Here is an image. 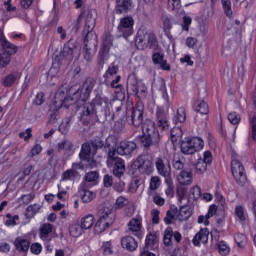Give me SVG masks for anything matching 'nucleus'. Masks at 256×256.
Instances as JSON below:
<instances>
[{
  "instance_id": "f257e3e1",
  "label": "nucleus",
  "mask_w": 256,
  "mask_h": 256,
  "mask_svg": "<svg viewBox=\"0 0 256 256\" xmlns=\"http://www.w3.org/2000/svg\"><path fill=\"white\" fill-rule=\"evenodd\" d=\"M94 87L95 79L87 78L83 83L82 87L73 94L72 98L67 97L63 100L62 107H66V109H69V107L76 105V103H79V101L85 103V101H87V99L91 97V93L93 92Z\"/></svg>"
},
{
  "instance_id": "f03ea898",
  "label": "nucleus",
  "mask_w": 256,
  "mask_h": 256,
  "mask_svg": "<svg viewBox=\"0 0 256 256\" xmlns=\"http://www.w3.org/2000/svg\"><path fill=\"white\" fill-rule=\"evenodd\" d=\"M135 45L140 51H144L147 48L152 51H159V41H157V36L153 32L138 30Z\"/></svg>"
},
{
  "instance_id": "7ed1b4c3",
  "label": "nucleus",
  "mask_w": 256,
  "mask_h": 256,
  "mask_svg": "<svg viewBox=\"0 0 256 256\" xmlns=\"http://www.w3.org/2000/svg\"><path fill=\"white\" fill-rule=\"evenodd\" d=\"M117 218V214L113 210V208L104 207L100 214L98 221L94 226V232L96 235L103 233L106 229H109L111 225L115 223V219Z\"/></svg>"
},
{
  "instance_id": "20e7f679",
  "label": "nucleus",
  "mask_w": 256,
  "mask_h": 256,
  "mask_svg": "<svg viewBox=\"0 0 256 256\" xmlns=\"http://www.w3.org/2000/svg\"><path fill=\"white\" fill-rule=\"evenodd\" d=\"M78 121L82 123L85 127L89 125H95L99 121V116H97V109L93 104H85L84 106H79L77 109Z\"/></svg>"
},
{
  "instance_id": "39448f33",
  "label": "nucleus",
  "mask_w": 256,
  "mask_h": 256,
  "mask_svg": "<svg viewBox=\"0 0 256 256\" xmlns=\"http://www.w3.org/2000/svg\"><path fill=\"white\" fill-rule=\"evenodd\" d=\"M205 147V142L199 137L186 138L180 144V151L183 155H194Z\"/></svg>"
},
{
  "instance_id": "423d86ee",
  "label": "nucleus",
  "mask_w": 256,
  "mask_h": 256,
  "mask_svg": "<svg viewBox=\"0 0 256 256\" xmlns=\"http://www.w3.org/2000/svg\"><path fill=\"white\" fill-rule=\"evenodd\" d=\"M134 167L136 173H139V175H152L153 171H155L151 156L148 154L138 156L134 161Z\"/></svg>"
},
{
  "instance_id": "0eeeda50",
  "label": "nucleus",
  "mask_w": 256,
  "mask_h": 256,
  "mask_svg": "<svg viewBox=\"0 0 256 256\" xmlns=\"http://www.w3.org/2000/svg\"><path fill=\"white\" fill-rule=\"evenodd\" d=\"M111 47H113V36L111 34H106L103 37L102 46L98 52L97 63L100 67H103L109 60V51H111Z\"/></svg>"
},
{
  "instance_id": "6e6552de",
  "label": "nucleus",
  "mask_w": 256,
  "mask_h": 256,
  "mask_svg": "<svg viewBox=\"0 0 256 256\" xmlns=\"http://www.w3.org/2000/svg\"><path fill=\"white\" fill-rule=\"evenodd\" d=\"M134 26L135 20L133 19V16H125L121 18L117 26V33L119 37H123L124 39L131 37L134 33Z\"/></svg>"
},
{
  "instance_id": "1a4fd4ad",
  "label": "nucleus",
  "mask_w": 256,
  "mask_h": 256,
  "mask_svg": "<svg viewBox=\"0 0 256 256\" xmlns=\"http://www.w3.org/2000/svg\"><path fill=\"white\" fill-rule=\"evenodd\" d=\"M232 175L238 185L243 187L244 183H247V173L245 172V166L241 161L233 159L231 162Z\"/></svg>"
},
{
  "instance_id": "9d476101",
  "label": "nucleus",
  "mask_w": 256,
  "mask_h": 256,
  "mask_svg": "<svg viewBox=\"0 0 256 256\" xmlns=\"http://www.w3.org/2000/svg\"><path fill=\"white\" fill-rule=\"evenodd\" d=\"M127 92L130 95H137L140 99L147 97V86L143 82H138L137 79L133 78L127 82Z\"/></svg>"
},
{
  "instance_id": "9b49d317",
  "label": "nucleus",
  "mask_w": 256,
  "mask_h": 256,
  "mask_svg": "<svg viewBox=\"0 0 256 256\" xmlns=\"http://www.w3.org/2000/svg\"><path fill=\"white\" fill-rule=\"evenodd\" d=\"M38 235L44 245H46V249H49V243L55 239V228L53 227V224H42L38 230Z\"/></svg>"
},
{
  "instance_id": "f8f14e48",
  "label": "nucleus",
  "mask_w": 256,
  "mask_h": 256,
  "mask_svg": "<svg viewBox=\"0 0 256 256\" xmlns=\"http://www.w3.org/2000/svg\"><path fill=\"white\" fill-rule=\"evenodd\" d=\"M155 122L160 131H169V111L163 106L156 107Z\"/></svg>"
},
{
  "instance_id": "ddd939ff",
  "label": "nucleus",
  "mask_w": 256,
  "mask_h": 256,
  "mask_svg": "<svg viewBox=\"0 0 256 256\" xmlns=\"http://www.w3.org/2000/svg\"><path fill=\"white\" fill-rule=\"evenodd\" d=\"M155 167L158 175H161V177H164L165 179H169V177H171V163L167 157H157L155 159Z\"/></svg>"
},
{
  "instance_id": "4468645a",
  "label": "nucleus",
  "mask_w": 256,
  "mask_h": 256,
  "mask_svg": "<svg viewBox=\"0 0 256 256\" xmlns=\"http://www.w3.org/2000/svg\"><path fill=\"white\" fill-rule=\"evenodd\" d=\"M145 113V106L143 102H138L131 109L130 119L134 127H141L143 125V114Z\"/></svg>"
},
{
  "instance_id": "2eb2a0df",
  "label": "nucleus",
  "mask_w": 256,
  "mask_h": 256,
  "mask_svg": "<svg viewBox=\"0 0 256 256\" xmlns=\"http://www.w3.org/2000/svg\"><path fill=\"white\" fill-rule=\"evenodd\" d=\"M173 239L176 243H180L183 236L181 233H179V231H173V228L168 226L163 232V243L165 247H172Z\"/></svg>"
},
{
  "instance_id": "dca6fc26",
  "label": "nucleus",
  "mask_w": 256,
  "mask_h": 256,
  "mask_svg": "<svg viewBox=\"0 0 256 256\" xmlns=\"http://www.w3.org/2000/svg\"><path fill=\"white\" fill-rule=\"evenodd\" d=\"M63 57H66L68 61H73L79 56V47H77V41L70 39L63 47L62 51Z\"/></svg>"
},
{
  "instance_id": "f3484780",
  "label": "nucleus",
  "mask_w": 256,
  "mask_h": 256,
  "mask_svg": "<svg viewBox=\"0 0 256 256\" xmlns=\"http://www.w3.org/2000/svg\"><path fill=\"white\" fill-rule=\"evenodd\" d=\"M136 149L137 144L135 142L123 140L117 146V153L121 156L131 157Z\"/></svg>"
},
{
  "instance_id": "a211bd4d",
  "label": "nucleus",
  "mask_w": 256,
  "mask_h": 256,
  "mask_svg": "<svg viewBox=\"0 0 256 256\" xmlns=\"http://www.w3.org/2000/svg\"><path fill=\"white\" fill-rule=\"evenodd\" d=\"M142 223H143V218H141L140 215L132 218L128 222V231H130V233H132L134 237H138V239L143 238V233L141 232V229L143 227Z\"/></svg>"
},
{
  "instance_id": "6ab92c4d",
  "label": "nucleus",
  "mask_w": 256,
  "mask_h": 256,
  "mask_svg": "<svg viewBox=\"0 0 256 256\" xmlns=\"http://www.w3.org/2000/svg\"><path fill=\"white\" fill-rule=\"evenodd\" d=\"M78 197H80L82 203H91L97 194L87 188V182H82L78 187Z\"/></svg>"
},
{
  "instance_id": "aec40b11",
  "label": "nucleus",
  "mask_w": 256,
  "mask_h": 256,
  "mask_svg": "<svg viewBox=\"0 0 256 256\" xmlns=\"http://www.w3.org/2000/svg\"><path fill=\"white\" fill-rule=\"evenodd\" d=\"M105 147V143L101 139H95L91 141L90 143H84L82 144L81 149L84 151V153H92V155H97V151L99 149H103Z\"/></svg>"
},
{
  "instance_id": "412c9836",
  "label": "nucleus",
  "mask_w": 256,
  "mask_h": 256,
  "mask_svg": "<svg viewBox=\"0 0 256 256\" xmlns=\"http://www.w3.org/2000/svg\"><path fill=\"white\" fill-rule=\"evenodd\" d=\"M108 167H112V173L117 179H123V177H125V171H127L125 160L117 159L116 162H113L111 166Z\"/></svg>"
},
{
  "instance_id": "4be33fe9",
  "label": "nucleus",
  "mask_w": 256,
  "mask_h": 256,
  "mask_svg": "<svg viewBox=\"0 0 256 256\" xmlns=\"http://www.w3.org/2000/svg\"><path fill=\"white\" fill-rule=\"evenodd\" d=\"M142 131L144 135H152L154 140L161 138L159 134V130H157V126H155V122L151 119H146L145 122L142 124Z\"/></svg>"
},
{
  "instance_id": "5701e85b",
  "label": "nucleus",
  "mask_w": 256,
  "mask_h": 256,
  "mask_svg": "<svg viewBox=\"0 0 256 256\" xmlns=\"http://www.w3.org/2000/svg\"><path fill=\"white\" fill-rule=\"evenodd\" d=\"M79 157L80 161L86 163V167H88L89 169H96V167L99 166V162L95 160V155H93L92 152L85 153V151L81 149Z\"/></svg>"
},
{
  "instance_id": "b1692460",
  "label": "nucleus",
  "mask_w": 256,
  "mask_h": 256,
  "mask_svg": "<svg viewBox=\"0 0 256 256\" xmlns=\"http://www.w3.org/2000/svg\"><path fill=\"white\" fill-rule=\"evenodd\" d=\"M0 43L3 48V50L1 51H5L6 53H9V55H15V53H17V46H15V44L7 40L3 32V27L0 28Z\"/></svg>"
},
{
  "instance_id": "393cba45",
  "label": "nucleus",
  "mask_w": 256,
  "mask_h": 256,
  "mask_svg": "<svg viewBox=\"0 0 256 256\" xmlns=\"http://www.w3.org/2000/svg\"><path fill=\"white\" fill-rule=\"evenodd\" d=\"M153 65H159L162 71H171V65L165 60V55L160 52H155L152 54Z\"/></svg>"
},
{
  "instance_id": "a878e982",
  "label": "nucleus",
  "mask_w": 256,
  "mask_h": 256,
  "mask_svg": "<svg viewBox=\"0 0 256 256\" xmlns=\"http://www.w3.org/2000/svg\"><path fill=\"white\" fill-rule=\"evenodd\" d=\"M13 245L18 253H28L31 247V241L23 237L15 238Z\"/></svg>"
},
{
  "instance_id": "bb28decb",
  "label": "nucleus",
  "mask_w": 256,
  "mask_h": 256,
  "mask_svg": "<svg viewBox=\"0 0 256 256\" xmlns=\"http://www.w3.org/2000/svg\"><path fill=\"white\" fill-rule=\"evenodd\" d=\"M121 245L123 249H126V251H129L130 253H133V251H137V248L139 247V243L133 236H124L121 239Z\"/></svg>"
},
{
  "instance_id": "cd10ccee",
  "label": "nucleus",
  "mask_w": 256,
  "mask_h": 256,
  "mask_svg": "<svg viewBox=\"0 0 256 256\" xmlns=\"http://www.w3.org/2000/svg\"><path fill=\"white\" fill-rule=\"evenodd\" d=\"M133 9V0H116L115 12L117 15L129 13Z\"/></svg>"
},
{
  "instance_id": "c85d7f7f",
  "label": "nucleus",
  "mask_w": 256,
  "mask_h": 256,
  "mask_svg": "<svg viewBox=\"0 0 256 256\" xmlns=\"http://www.w3.org/2000/svg\"><path fill=\"white\" fill-rule=\"evenodd\" d=\"M19 79H21V74L18 71H12L10 74L3 77L1 83L3 87H13Z\"/></svg>"
},
{
  "instance_id": "c756f323",
  "label": "nucleus",
  "mask_w": 256,
  "mask_h": 256,
  "mask_svg": "<svg viewBox=\"0 0 256 256\" xmlns=\"http://www.w3.org/2000/svg\"><path fill=\"white\" fill-rule=\"evenodd\" d=\"M209 241V231L200 230L193 238L192 243L195 247H199L201 243H207Z\"/></svg>"
},
{
  "instance_id": "7c9ffc66",
  "label": "nucleus",
  "mask_w": 256,
  "mask_h": 256,
  "mask_svg": "<svg viewBox=\"0 0 256 256\" xmlns=\"http://www.w3.org/2000/svg\"><path fill=\"white\" fill-rule=\"evenodd\" d=\"M95 10H88L80 14L79 21L85 20V23H90L91 27H95V21H97V17L95 16Z\"/></svg>"
},
{
  "instance_id": "2f4dec72",
  "label": "nucleus",
  "mask_w": 256,
  "mask_h": 256,
  "mask_svg": "<svg viewBox=\"0 0 256 256\" xmlns=\"http://www.w3.org/2000/svg\"><path fill=\"white\" fill-rule=\"evenodd\" d=\"M97 45V34L95 32H88L84 38V47L97 49Z\"/></svg>"
},
{
  "instance_id": "473e14b6",
  "label": "nucleus",
  "mask_w": 256,
  "mask_h": 256,
  "mask_svg": "<svg viewBox=\"0 0 256 256\" xmlns=\"http://www.w3.org/2000/svg\"><path fill=\"white\" fill-rule=\"evenodd\" d=\"M159 141H161V138L157 137V139H155V136L147 134H143V136L140 138V143H142L144 149H149L151 145L159 144Z\"/></svg>"
},
{
  "instance_id": "72a5a7b5",
  "label": "nucleus",
  "mask_w": 256,
  "mask_h": 256,
  "mask_svg": "<svg viewBox=\"0 0 256 256\" xmlns=\"http://www.w3.org/2000/svg\"><path fill=\"white\" fill-rule=\"evenodd\" d=\"M180 185H191L193 183V173L191 171L182 170L178 175Z\"/></svg>"
},
{
  "instance_id": "f704fd0d",
  "label": "nucleus",
  "mask_w": 256,
  "mask_h": 256,
  "mask_svg": "<svg viewBox=\"0 0 256 256\" xmlns=\"http://www.w3.org/2000/svg\"><path fill=\"white\" fill-rule=\"evenodd\" d=\"M71 123H73V116H68L64 118L61 124L59 125V132L62 135H67V133H69V129H71Z\"/></svg>"
},
{
  "instance_id": "c9c22d12",
  "label": "nucleus",
  "mask_w": 256,
  "mask_h": 256,
  "mask_svg": "<svg viewBox=\"0 0 256 256\" xmlns=\"http://www.w3.org/2000/svg\"><path fill=\"white\" fill-rule=\"evenodd\" d=\"M157 245V237L153 234H148L145 240L144 251H149V249L153 250L157 248Z\"/></svg>"
},
{
  "instance_id": "e433bc0d",
  "label": "nucleus",
  "mask_w": 256,
  "mask_h": 256,
  "mask_svg": "<svg viewBox=\"0 0 256 256\" xmlns=\"http://www.w3.org/2000/svg\"><path fill=\"white\" fill-rule=\"evenodd\" d=\"M194 110L196 111V113H200V115H208L209 105L207 104V102L203 100H199L196 102Z\"/></svg>"
},
{
  "instance_id": "4c0bfd02",
  "label": "nucleus",
  "mask_w": 256,
  "mask_h": 256,
  "mask_svg": "<svg viewBox=\"0 0 256 256\" xmlns=\"http://www.w3.org/2000/svg\"><path fill=\"white\" fill-rule=\"evenodd\" d=\"M187 120V113L185 112V106H181L177 109L176 115L173 118L175 123H185Z\"/></svg>"
},
{
  "instance_id": "58836bf2",
  "label": "nucleus",
  "mask_w": 256,
  "mask_h": 256,
  "mask_svg": "<svg viewBox=\"0 0 256 256\" xmlns=\"http://www.w3.org/2000/svg\"><path fill=\"white\" fill-rule=\"evenodd\" d=\"M93 223H95V216L88 214L81 219L80 225L85 231H87V229H91L93 227Z\"/></svg>"
},
{
  "instance_id": "ea45409f",
  "label": "nucleus",
  "mask_w": 256,
  "mask_h": 256,
  "mask_svg": "<svg viewBox=\"0 0 256 256\" xmlns=\"http://www.w3.org/2000/svg\"><path fill=\"white\" fill-rule=\"evenodd\" d=\"M97 53V49L95 48H87L84 46L83 48V58L87 63H91L93 61V58L95 57V54Z\"/></svg>"
},
{
  "instance_id": "a19ab883",
  "label": "nucleus",
  "mask_w": 256,
  "mask_h": 256,
  "mask_svg": "<svg viewBox=\"0 0 256 256\" xmlns=\"http://www.w3.org/2000/svg\"><path fill=\"white\" fill-rule=\"evenodd\" d=\"M83 230V226H81L79 223L72 224L69 227V233L71 237H81V235H83Z\"/></svg>"
},
{
  "instance_id": "79ce46f5",
  "label": "nucleus",
  "mask_w": 256,
  "mask_h": 256,
  "mask_svg": "<svg viewBox=\"0 0 256 256\" xmlns=\"http://www.w3.org/2000/svg\"><path fill=\"white\" fill-rule=\"evenodd\" d=\"M41 210V205L39 204H33V205H29L26 208V217L27 219H33V217H35V215H37V213H39V211Z\"/></svg>"
},
{
  "instance_id": "37998d69",
  "label": "nucleus",
  "mask_w": 256,
  "mask_h": 256,
  "mask_svg": "<svg viewBox=\"0 0 256 256\" xmlns=\"http://www.w3.org/2000/svg\"><path fill=\"white\" fill-rule=\"evenodd\" d=\"M117 159H123V158L119 157V153H117V148L116 149H109L108 158H107V161H106L108 167H111V165H113V163H116Z\"/></svg>"
},
{
  "instance_id": "c03bdc74",
  "label": "nucleus",
  "mask_w": 256,
  "mask_h": 256,
  "mask_svg": "<svg viewBox=\"0 0 256 256\" xmlns=\"http://www.w3.org/2000/svg\"><path fill=\"white\" fill-rule=\"evenodd\" d=\"M191 217V208L189 206H181L178 214L180 221H187Z\"/></svg>"
},
{
  "instance_id": "a18cd8bd",
  "label": "nucleus",
  "mask_w": 256,
  "mask_h": 256,
  "mask_svg": "<svg viewBox=\"0 0 256 256\" xmlns=\"http://www.w3.org/2000/svg\"><path fill=\"white\" fill-rule=\"evenodd\" d=\"M74 149L73 142L69 140H64L60 143H58V151H67L68 153H71Z\"/></svg>"
},
{
  "instance_id": "49530a36",
  "label": "nucleus",
  "mask_w": 256,
  "mask_h": 256,
  "mask_svg": "<svg viewBox=\"0 0 256 256\" xmlns=\"http://www.w3.org/2000/svg\"><path fill=\"white\" fill-rule=\"evenodd\" d=\"M172 143H177L183 137V130L180 127H174L170 132Z\"/></svg>"
},
{
  "instance_id": "de8ad7c7",
  "label": "nucleus",
  "mask_w": 256,
  "mask_h": 256,
  "mask_svg": "<svg viewBox=\"0 0 256 256\" xmlns=\"http://www.w3.org/2000/svg\"><path fill=\"white\" fill-rule=\"evenodd\" d=\"M11 63V54L5 51H0V69L7 67Z\"/></svg>"
},
{
  "instance_id": "09e8293b",
  "label": "nucleus",
  "mask_w": 256,
  "mask_h": 256,
  "mask_svg": "<svg viewBox=\"0 0 256 256\" xmlns=\"http://www.w3.org/2000/svg\"><path fill=\"white\" fill-rule=\"evenodd\" d=\"M205 171H207V164L203 161V158L200 157L195 164V173H197V175H203Z\"/></svg>"
},
{
  "instance_id": "8fccbe9b",
  "label": "nucleus",
  "mask_w": 256,
  "mask_h": 256,
  "mask_svg": "<svg viewBox=\"0 0 256 256\" xmlns=\"http://www.w3.org/2000/svg\"><path fill=\"white\" fill-rule=\"evenodd\" d=\"M223 11L229 19L233 17V9L231 8V0H221Z\"/></svg>"
},
{
  "instance_id": "3c124183",
  "label": "nucleus",
  "mask_w": 256,
  "mask_h": 256,
  "mask_svg": "<svg viewBox=\"0 0 256 256\" xmlns=\"http://www.w3.org/2000/svg\"><path fill=\"white\" fill-rule=\"evenodd\" d=\"M117 73H119V67L112 63L105 72L104 79H111V77H115Z\"/></svg>"
},
{
  "instance_id": "603ef678",
  "label": "nucleus",
  "mask_w": 256,
  "mask_h": 256,
  "mask_svg": "<svg viewBox=\"0 0 256 256\" xmlns=\"http://www.w3.org/2000/svg\"><path fill=\"white\" fill-rule=\"evenodd\" d=\"M167 188L165 190V195L169 197L170 199H173L175 197V186H173V181L169 180V178H166Z\"/></svg>"
},
{
  "instance_id": "864d4df0",
  "label": "nucleus",
  "mask_w": 256,
  "mask_h": 256,
  "mask_svg": "<svg viewBox=\"0 0 256 256\" xmlns=\"http://www.w3.org/2000/svg\"><path fill=\"white\" fill-rule=\"evenodd\" d=\"M97 179H99V172L97 171H90L84 177L86 183H97Z\"/></svg>"
},
{
  "instance_id": "5fc2aeb1",
  "label": "nucleus",
  "mask_w": 256,
  "mask_h": 256,
  "mask_svg": "<svg viewBox=\"0 0 256 256\" xmlns=\"http://www.w3.org/2000/svg\"><path fill=\"white\" fill-rule=\"evenodd\" d=\"M218 251L220 255H229L231 248L225 241L218 242Z\"/></svg>"
},
{
  "instance_id": "6e6d98bb",
  "label": "nucleus",
  "mask_w": 256,
  "mask_h": 256,
  "mask_svg": "<svg viewBox=\"0 0 256 256\" xmlns=\"http://www.w3.org/2000/svg\"><path fill=\"white\" fill-rule=\"evenodd\" d=\"M30 251L32 255H41L43 252V245L39 242H34L30 244Z\"/></svg>"
},
{
  "instance_id": "4d7b16f0",
  "label": "nucleus",
  "mask_w": 256,
  "mask_h": 256,
  "mask_svg": "<svg viewBox=\"0 0 256 256\" xmlns=\"http://www.w3.org/2000/svg\"><path fill=\"white\" fill-rule=\"evenodd\" d=\"M17 221H19V215L12 216L11 214H6L5 225H7V227H15Z\"/></svg>"
},
{
  "instance_id": "13d9d810",
  "label": "nucleus",
  "mask_w": 256,
  "mask_h": 256,
  "mask_svg": "<svg viewBox=\"0 0 256 256\" xmlns=\"http://www.w3.org/2000/svg\"><path fill=\"white\" fill-rule=\"evenodd\" d=\"M159 187H161V178H159V176H152L150 179L151 191H157Z\"/></svg>"
},
{
  "instance_id": "bf43d9fd",
  "label": "nucleus",
  "mask_w": 256,
  "mask_h": 256,
  "mask_svg": "<svg viewBox=\"0 0 256 256\" xmlns=\"http://www.w3.org/2000/svg\"><path fill=\"white\" fill-rule=\"evenodd\" d=\"M172 167L176 171H183V169L185 168V163L183 162V157L182 158L175 157L172 162Z\"/></svg>"
},
{
  "instance_id": "052dcab7",
  "label": "nucleus",
  "mask_w": 256,
  "mask_h": 256,
  "mask_svg": "<svg viewBox=\"0 0 256 256\" xmlns=\"http://www.w3.org/2000/svg\"><path fill=\"white\" fill-rule=\"evenodd\" d=\"M35 199V194L30 193V194H24L22 195L18 201L19 203H22V205H29V203H31V201H33Z\"/></svg>"
},
{
  "instance_id": "680f3d73",
  "label": "nucleus",
  "mask_w": 256,
  "mask_h": 256,
  "mask_svg": "<svg viewBox=\"0 0 256 256\" xmlns=\"http://www.w3.org/2000/svg\"><path fill=\"white\" fill-rule=\"evenodd\" d=\"M189 197L190 199H199L201 197V188L199 186H193L189 191Z\"/></svg>"
},
{
  "instance_id": "e2e57ef3",
  "label": "nucleus",
  "mask_w": 256,
  "mask_h": 256,
  "mask_svg": "<svg viewBox=\"0 0 256 256\" xmlns=\"http://www.w3.org/2000/svg\"><path fill=\"white\" fill-rule=\"evenodd\" d=\"M143 183V180L141 179H134L129 186V191L130 193H137V189H139V187H141Z\"/></svg>"
},
{
  "instance_id": "0e129e2a",
  "label": "nucleus",
  "mask_w": 256,
  "mask_h": 256,
  "mask_svg": "<svg viewBox=\"0 0 256 256\" xmlns=\"http://www.w3.org/2000/svg\"><path fill=\"white\" fill-rule=\"evenodd\" d=\"M129 204V200L124 196H120L116 199L115 209H123L126 205Z\"/></svg>"
},
{
  "instance_id": "69168bd1",
  "label": "nucleus",
  "mask_w": 256,
  "mask_h": 256,
  "mask_svg": "<svg viewBox=\"0 0 256 256\" xmlns=\"http://www.w3.org/2000/svg\"><path fill=\"white\" fill-rule=\"evenodd\" d=\"M214 215H217V205L212 204V205H210V207L208 209L205 225H209V219H211V217H214Z\"/></svg>"
},
{
  "instance_id": "338daca9",
  "label": "nucleus",
  "mask_w": 256,
  "mask_h": 256,
  "mask_svg": "<svg viewBox=\"0 0 256 256\" xmlns=\"http://www.w3.org/2000/svg\"><path fill=\"white\" fill-rule=\"evenodd\" d=\"M175 221V210H168L166 216L164 217V223L166 225H171Z\"/></svg>"
},
{
  "instance_id": "774afa93",
  "label": "nucleus",
  "mask_w": 256,
  "mask_h": 256,
  "mask_svg": "<svg viewBox=\"0 0 256 256\" xmlns=\"http://www.w3.org/2000/svg\"><path fill=\"white\" fill-rule=\"evenodd\" d=\"M251 135L253 141H256V117H252L250 120Z\"/></svg>"
}]
</instances>
